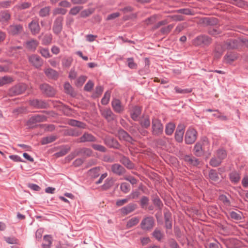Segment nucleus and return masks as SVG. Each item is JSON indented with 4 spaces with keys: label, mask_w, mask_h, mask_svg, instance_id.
I'll use <instances>...</instances> for the list:
<instances>
[{
    "label": "nucleus",
    "mask_w": 248,
    "mask_h": 248,
    "mask_svg": "<svg viewBox=\"0 0 248 248\" xmlns=\"http://www.w3.org/2000/svg\"><path fill=\"white\" fill-rule=\"evenodd\" d=\"M242 41L237 39H228L222 45H217L215 47L216 57H219L226 49H234L238 48L242 44Z\"/></svg>",
    "instance_id": "f257e3e1"
},
{
    "label": "nucleus",
    "mask_w": 248,
    "mask_h": 248,
    "mask_svg": "<svg viewBox=\"0 0 248 248\" xmlns=\"http://www.w3.org/2000/svg\"><path fill=\"white\" fill-rule=\"evenodd\" d=\"M212 42V39L208 36L202 34L197 36L192 41L195 46L204 47L209 46Z\"/></svg>",
    "instance_id": "f03ea898"
},
{
    "label": "nucleus",
    "mask_w": 248,
    "mask_h": 248,
    "mask_svg": "<svg viewBox=\"0 0 248 248\" xmlns=\"http://www.w3.org/2000/svg\"><path fill=\"white\" fill-rule=\"evenodd\" d=\"M163 125L160 120L153 118L152 121V133L153 135L159 136L163 133Z\"/></svg>",
    "instance_id": "7ed1b4c3"
},
{
    "label": "nucleus",
    "mask_w": 248,
    "mask_h": 248,
    "mask_svg": "<svg viewBox=\"0 0 248 248\" xmlns=\"http://www.w3.org/2000/svg\"><path fill=\"white\" fill-rule=\"evenodd\" d=\"M26 85L19 83L12 87L8 91V94L11 96H16L23 93L26 90Z\"/></svg>",
    "instance_id": "20e7f679"
},
{
    "label": "nucleus",
    "mask_w": 248,
    "mask_h": 248,
    "mask_svg": "<svg viewBox=\"0 0 248 248\" xmlns=\"http://www.w3.org/2000/svg\"><path fill=\"white\" fill-rule=\"evenodd\" d=\"M155 225V220L151 216L146 217L143 218L140 223V227L144 231H148L152 230Z\"/></svg>",
    "instance_id": "39448f33"
},
{
    "label": "nucleus",
    "mask_w": 248,
    "mask_h": 248,
    "mask_svg": "<svg viewBox=\"0 0 248 248\" xmlns=\"http://www.w3.org/2000/svg\"><path fill=\"white\" fill-rule=\"evenodd\" d=\"M197 132L195 129L192 128H188L186 131L185 141L187 144H191L196 140Z\"/></svg>",
    "instance_id": "423d86ee"
},
{
    "label": "nucleus",
    "mask_w": 248,
    "mask_h": 248,
    "mask_svg": "<svg viewBox=\"0 0 248 248\" xmlns=\"http://www.w3.org/2000/svg\"><path fill=\"white\" fill-rule=\"evenodd\" d=\"M64 18L62 16H57L54 21L52 27L53 33L56 35H59L62 32L63 29V22Z\"/></svg>",
    "instance_id": "0eeeda50"
},
{
    "label": "nucleus",
    "mask_w": 248,
    "mask_h": 248,
    "mask_svg": "<svg viewBox=\"0 0 248 248\" xmlns=\"http://www.w3.org/2000/svg\"><path fill=\"white\" fill-rule=\"evenodd\" d=\"M29 62L37 69H40L43 65V60L36 54H32L28 57Z\"/></svg>",
    "instance_id": "6e6552de"
},
{
    "label": "nucleus",
    "mask_w": 248,
    "mask_h": 248,
    "mask_svg": "<svg viewBox=\"0 0 248 248\" xmlns=\"http://www.w3.org/2000/svg\"><path fill=\"white\" fill-rule=\"evenodd\" d=\"M100 112L101 115L109 123L117 119V116L109 108H102L100 109Z\"/></svg>",
    "instance_id": "1a4fd4ad"
},
{
    "label": "nucleus",
    "mask_w": 248,
    "mask_h": 248,
    "mask_svg": "<svg viewBox=\"0 0 248 248\" xmlns=\"http://www.w3.org/2000/svg\"><path fill=\"white\" fill-rule=\"evenodd\" d=\"M46 121V117L43 115L36 114L31 116L27 121V124L30 127L34 126V125L40 122H43Z\"/></svg>",
    "instance_id": "9d476101"
},
{
    "label": "nucleus",
    "mask_w": 248,
    "mask_h": 248,
    "mask_svg": "<svg viewBox=\"0 0 248 248\" xmlns=\"http://www.w3.org/2000/svg\"><path fill=\"white\" fill-rule=\"evenodd\" d=\"M40 89L42 93L48 97H52L56 93L55 89L46 83L41 84Z\"/></svg>",
    "instance_id": "9b49d317"
},
{
    "label": "nucleus",
    "mask_w": 248,
    "mask_h": 248,
    "mask_svg": "<svg viewBox=\"0 0 248 248\" xmlns=\"http://www.w3.org/2000/svg\"><path fill=\"white\" fill-rule=\"evenodd\" d=\"M117 135L120 140L125 141L130 143H133L134 141L132 137L122 128L118 129Z\"/></svg>",
    "instance_id": "f8f14e48"
},
{
    "label": "nucleus",
    "mask_w": 248,
    "mask_h": 248,
    "mask_svg": "<svg viewBox=\"0 0 248 248\" xmlns=\"http://www.w3.org/2000/svg\"><path fill=\"white\" fill-rule=\"evenodd\" d=\"M30 104L31 106L38 109L46 108L49 105L47 101L37 99L31 100Z\"/></svg>",
    "instance_id": "ddd939ff"
},
{
    "label": "nucleus",
    "mask_w": 248,
    "mask_h": 248,
    "mask_svg": "<svg viewBox=\"0 0 248 248\" xmlns=\"http://www.w3.org/2000/svg\"><path fill=\"white\" fill-rule=\"evenodd\" d=\"M104 141L105 144L109 148L119 149L121 147L117 140L113 138L107 137L104 139Z\"/></svg>",
    "instance_id": "4468645a"
},
{
    "label": "nucleus",
    "mask_w": 248,
    "mask_h": 248,
    "mask_svg": "<svg viewBox=\"0 0 248 248\" xmlns=\"http://www.w3.org/2000/svg\"><path fill=\"white\" fill-rule=\"evenodd\" d=\"M111 170L115 174L118 176L123 175L126 172V170L121 165L115 163L111 165Z\"/></svg>",
    "instance_id": "2eb2a0df"
},
{
    "label": "nucleus",
    "mask_w": 248,
    "mask_h": 248,
    "mask_svg": "<svg viewBox=\"0 0 248 248\" xmlns=\"http://www.w3.org/2000/svg\"><path fill=\"white\" fill-rule=\"evenodd\" d=\"M79 142H97V139L93 135L88 132H85L79 138Z\"/></svg>",
    "instance_id": "dca6fc26"
},
{
    "label": "nucleus",
    "mask_w": 248,
    "mask_h": 248,
    "mask_svg": "<svg viewBox=\"0 0 248 248\" xmlns=\"http://www.w3.org/2000/svg\"><path fill=\"white\" fill-rule=\"evenodd\" d=\"M111 106L113 109L116 113H121L124 110V107L118 99H113L111 102Z\"/></svg>",
    "instance_id": "f3484780"
},
{
    "label": "nucleus",
    "mask_w": 248,
    "mask_h": 248,
    "mask_svg": "<svg viewBox=\"0 0 248 248\" xmlns=\"http://www.w3.org/2000/svg\"><path fill=\"white\" fill-rule=\"evenodd\" d=\"M141 113V108L138 106L133 107L130 110V117L134 121L139 120V117Z\"/></svg>",
    "instance_id": "a211bd4d"
},
{
    "label": "nucleus",
    "mask_w": 248,
    "mask_h": 248,
    "mask_svg": "<svg viewBox=\"0 0 248 248\" xmlns=\"http://www.w3.org/2000/svg\"><path fill=\"white\" fill-rule=\"evenodd\" d=\"M137 208V205L134 203H130L126 206L122 207L120 210L122 214L124 216L127 215Z\"/></svg>",
    "instance_id": "6ab92c4d"
},
{
    "label": "nucleus",
    "mask_w": 248,
    "mask_h": 248,
    "mask_svg": "<svg viewBox=\"0 0 248 248\" xmlns=\"http://www.w3.org/2000/svg\"><path fill=\"white\" fill-rule=\"evenodd\" d=\"M93 153V151L88 148L83 147L77 150V155L85 158L92 156Z\"/></svg>",
    "instance_id": "aec40b11"
},
{
    "label": "nucleus",
    "mask_w": 248,
    "mask_h": 248,
    "mask_svg": "<svg viewBox=\"0 0 248 248\" xmlns=\"http://www.w3.org/2000/svg\"><path fill=\"white\" fill-rule=\"evenodd\" d=\"M22 26L20 24H15L10 26L8 29V32L12 35H16L22 31Z\"/></svg>",
    "instance_id": "412c9836"
},
{
    "label": "nucleus",
    "mask_w": 248,
    "mask_h": 248,
    "mask_svg": "<svg viewBox=\"0 0 248 248\" xmlns=\"http://www.w3.org/2000/svg\"><path fill=\"white\" fill-rule=\"evenodd\" d=\"M184 129L183 126L179 125L175 133V139L178 142H182L183 140Z\"/></svg>",
    "instance_id": "4be33fe9"
},
{
    "label": "nucleus",
    "mask_w": 248,
    "mask_h": 248,
    "mask_svg": "<svg viewBox=\"0 0 248 248\" xmlns=\"http://www.w3.org/2000/svg\"><path fill=\"white\" fill-rule=\"evenodd\" d=\"M120 162L128 169H133L134 168V164L127 157L122 155L120 159Z\"/></svg>",
    "instance_id": "5701e85b"
},
{
    "label": "nucleus",
    "mask_w": 248,
    "mask_h": 248,
    "mask_svg": "<svg viewBox=\"0 0 248 248\" xmlns=\"http://www.w3.org/2000/svg\"><path fill=\"white\" fill-rule=\"evenodd\" d=\"M164 218L165 227L167 229H171L172 228L171 214L170 211L164 212Z\"/></svg>",
    "instance_id": "b1692460"
},
{
    "label": "nucleus",
    "mask_w": 248,
    "mask_h": 248,
    "mask_svg": "<svg viewBox=\"0 0 248 248\" xmlns=\"http://www.w3.org/2000/svg\"><path fill=\"white\" fill-rule=\"evenodd\" d=\"M184 160L188 165L193 166H196L200 164V161L198 159L189 155L185 156Z\"/></svg>",
    "instance_id": "393cba45"
},
{
    "label": "nucleus",
    "mask_w": 248,
    "mask_h": 248,
    "mask_svg": "<svg viewBox=\"0 0 248 248\" xmlns=\"http://www.w3.org/2000/svg\"><path fill=\"white\" fill-rule=\"evenodd\" d=\"M32 34L35 35L39 33L40 28L37 21L33 20L29 25Z\"/></svg>",
    "instance_id": "a878e982"
},
{
    "label": "nucleus",
    "mask_w": 248,
    "mask_h": 248,
    "mask_svg": "<svg viewBox=\"0 0 248 248\" xmlns=\"http://www.w3.org/2000/svg\"><path fill=\"white\" fill-rule=\"evenodd\" d=\"M238 58L237 55L235 53L226 54L224 57V62L227 63H231Z\"/></svg>",
    "instance_id": "bb28decb"
},
{
    "label": "nucleus",
    "mask_w": 248,
    "mask_h": 248,
    "mask_svg": "<svg viewBox=\"0 0 248 248\" xmlns=\"http://www.w3.org/2000/svg\"><path fill=\"white\" fill-rule=\"evenodd\" d=\"M140 126L144 128H149L151 124L150 118L148 116H143L141 119L139 120Z\"/></svg>",
    "instance_id": "cd10ccee"
},
{
    "label": "nucleus",
    "mask_w": 248,
    "mask_h": 248,
    "mask_svg": "<svg viewBox=\"0 0 248 248\" xmlns=\"http://www.w3.org/2000/svg\"><path fill=\"white\" fill-rule=\"evenodd\" d=\"M44 73L48 78H56L58 76V72L50 68L45 69Z\"/></svg>",
    "instance_id": "c85d7f7f"
},
{
    "label": "nucleus",
    "mask_w": 248,
    "mask_h": 248,
    "mask_svg": "<svg viewBox=\"0 0 248 248\" xmlns=\"http://www.w3.org/2000/svg\"><path fill=\"white\" fill-rule=\"evenodd\" d=\"M38 45V42L34 39H31L26 42V47L33 51H35Z\"/></svg>",
    "instance_id": "c756f323"
},
{
    "label": "nucleus",
    "mask_w": 248,
    "mask_h": 248,
    "mask_svg": "<svg viewBox=\"0 0 248 248\" xmlns=\"http://www.w3.org/2000/svg\"><path fill=\"white\" fill-rule=\"evenodd\" d=\"M229 178L231 181L234 183H237L240 180L239 173L236 171H232L229 174Z\"/></svg>",
    "instance_id": "7c9ffc66"
},
{
    "label": "nucleus",
    "mask_w": 248,
    "mask_h": 248,
    "mask_svg": "<svg viewBox=\"0 0 248 248\" xmlns=\"http://www.w3.org/2000/svg\"><path fill=\"white\" fill-rule=\"evenodd\" d=\"M193 151L194 154L197 156H201L203 155L204 151L201 143L198 142L195 145Z\"/></svg>",
    "instance_id": "2f4dec72"
},
{
    "label": "nucleus",
    "mask_w": 248,
    "mask_h": 248,
    "mask_svg": "<svg viewBox=\"0 0 248 248\" xmlns=\"http://www.w3.org/2000/svg\"><path fill=\"white\" fill-rule=\"evenodd\" d=\"M11 15L7 11H3L0 13V22L4 23L10 19Z\"/></svg>",
    "instance_id": "473e14b6"
},
{
    "label": "nucleus",
    "mask_w": 248,
    "mask_h": 248,
    "mask_svg": "<svg viewBox=\"0 0 248 248\" xmlns=\"http://www.w3.org/2000/svg\"><path fill=\"white\" fill-rule=\"evenodd\" d=\"M13 78L8 76L1 77L0 78V87L3 86L6 84H10L13 82Z\"/></svg>",
    "instance_id": "72a5a7b5"
},
{
    "label": "nucleus",
    "mask_w": 248,
    "mask_h": 248,
    "mask_svg": "<svg viewBox=\"0 0 248 248\" xmlns=\"http://www.w3.org/2000/svg\"><path fill=\"white\" fill-rule=\"evenodd\" d=\"M100 167H96L91 169L88 171L89 175L93 178H96L99 175Z\"/></svg>",
    "instance_id": "f704fd0d"
},
{
    "label": "nucleus",
    "mask_w": 248,
    "mask_h": 248,
    "mask_svg": "<svg viewBox=\"0 0 248 248\" xmlns=\"http://www.w3.org/2000/svg\"><path fill=\"white\" fill-rule=\"evenodd\" d=\"M140 218L139 217H132L127 221L126 227L127 229L131 228L138 224Z\"/></svg>",
    "instance_id": "c9c22d12"
},
{
    "label": "nucleus",
    "mask_w": 248,
    "mask_h": 248,
    "mask_svg": "<svg viewBox=\"0 0 248 248\" xmlns=\"http://www.w3.org/2000/svg\"><path fill=\"white\" fill-rule=\"evenodd\" d=\"M209 177L212 181L216 182L219 180L218 173L215 170L212 169L209 171Z\"/></svg>",
    "instance_id": "e433bc0d"
},
{
    "label": "nucleus",
    "mask_w": 248,
    "mask_h": 248,
    "mask_svg": "<svg viewBox=\"0 0 248 248\" xmlns=\"http://www.w3.org/2000/svg\"><path fill=\"white\" fill-rule=\"evenodd\" d=\"M175 125L172 123L167 124L165 127V133L167 135H171L174 132Z\"/></svg>",
    "instance_id": "4c0bfd02"
},
{
    "label": "nucleus",
    "mask_w": 248,
    "mask_h": 248,
    "mask_svg": "<svg viewBox=\"0 0 248 248\" xmlns=\"http://www.w3.org/2000/svg\"><path fill=\"white\" fill-rule=\"evenodd\" d=\"M50 11V7L49 6H46L40 9L39 12V15L40 16L44 17L48 16L49 15Z\"/></svg>",
    "instance_id": "58836bf2"
},
{
    "label": "nucleus",
    "mask_w": 248,
    "mask_h": 248,
    "mask_svg": "<svg viewBox=\"0 0 248 248\" xmlns=\"http://www.w3.org/2000/svg\"><path fill=\"white\" fill-rule=\"evenodd\" d=\"M56 137L55 136H50L44 137L41 140V144L42 145L47 144L53 142L56 140Z\"/></svg>",
    "instance_id": "ea45409f"
},
{
    "label": "nucleus",
    "mask_w": 248,
    "mask_h": 248,
    "mask_svg": "<svg viewBox=\"0 0 248 248\" xmlns=\"http://www.w3.org/2000/svg\"><path fill=\"white\" fill-rule=\"evenodd\" d=\"M72 62L73 59L72 57H64L62 60V63L63 67L66 68H69V67H70Z\"/></svg>",
    "instance_id": "a19ab883"
},
{
    "label": "nucleus",
    "mask_w": 248,
    "mask_h": 248,
    "mask_svg": "<svg viewBox=\"0 0 248 248\" xmlns=\"http://www.w3.org/2000/svg\"><path fill=\"white\" fill-rule=\"evenodd\" d=\"M153 236L158 241L161 240L164 234L157 229H155L153 232Z\"/></svg>",
    "instance_id": "79ce46f5"
},
{
    "label": "nucleus",
    "mask_w": 248,
    "mask_h": 248,
    "mask_svg": "<svg viewBox=\"0 0 248 248\" xmlns=\"http://www.w3.org/2000/svg\"><path fill=\"white\" fill-rule=\"evenodd\" d=\"M110 94L111 93L109 91H107L105 93L104 96L101 101V102L103 105H106L108 103L110 97Z\"/></svg>",
    "instance_id": "37998d69"
},
{
    "label": "nucleus",
    "mask_w": 248,
    "mask_h": 248,
    "mask_svg": "<svg viewBox=\"0 0 248 248\" xmlns=\"http://www.w3.org/2000/svg\"><path fill=\"white\" fill-rule=\"evenodd\" d=\"M52 40V36L51 34H46L42 39V44L44 45H48L50 44Z\"/></svg>",
    "instance_id": "c03bdc74"
},
{
    "label": "nucleus",
    "mask_w": 248,
    "mask_h": 248,
    "mask_svg": "<svg viewBox=\"0 0 248 248\" xmlns=\"http://www.w3.org/2000/svg\"><path fill=\"white\" fill-rule=\"evenodd\" d=\"M153 202L155 206H156L159 210H161L163 206V204L157 196L153 199Z\"/></svg>",
    "instance_id": "a18cd8bd"
},
{
    "label": "nucleus",
    "mask_w": 248,
    "mask_h": 248,
    "mask_svg": "<svg viewBox=\"0 0 248 248\" xmlns=\"http://www.w3.org/2000/svg\"><path fill=\"white\" fill-rule=\"evenodd\" d=\"M39 51L41 55L45 58H48L51 57V55L48 48L40 47Z\"/></svg>",
    "instance_id": "49530a36"
},
{
    "label": "nucleus",
    "mask_w": 248,
    "mask_h": 248,
    "mask_svg": "<svg viewBox=\"0 0 248 248\" xmlns=\"http://www.w3.org/2000/svg\"><path fill=\"white\" fill-rule=\"evenodd\" d=\"M216 155L217 157L222 161L226 157L227 153L225 150L220 149L217 151Z\"/></svg>",
    "instance_id": "de8ad7c7"
},
{
    "label": "nucleus",
    "mask_w": 248,
    "mask_h": 248,
    "mask_svg": "<svg viewBox=\"0 0 248 248\" xmlns=\"http://www.w3.org/2000/svg\"><path fill=\"white\" fill-rule=\"evenodd\" d=\"M231 217L236 220H240L242 219V213L239 212L238 213L234 211H232L230 213Z\"/></svg>",
    "instance_id": "09e8293b"
},
{
    "label": "nucleus",
    "mask_w": 248,
    "mask_h": 248,
    "mask_svg": "<svg viewBox=\"0 0 248 248\" xmlns=\"http://www.w3.org/2000/svg\"><path fill=\"white\" fill-rule=\"evenodd\" d=\"M149 199L146 196H142L140 200V205L142 208H145L148 205Z\"/></svg>",
    "instance_id": "8fccbe9b"
},
{
    "label": "nucleus",
    "mask_w": 248,
    "mask_h": 248,
    "mask_svg": "<svg viewBox=\"0 0 248 248\" xmlns=\"http://www.w3.org/2000/svg\"><path fill=\"white\" fill-rule=\"evenodd\" d=\"M70 148L69 146H65L59 152L56 153L57 157H61L65 155L70 150Z\"/></svg>",
    "instance_id": "3c124183"
},
{
    "label": "nucleus",
    "mask_w": 248,
    "mask_h": 248,
    "mask_svg": "<svg viewBox=\"0 0 248 248\" xmlns=\"http://www.w3.org/2000/svg\"><path fill=\"white\" fill-rule=\"evenodd\" d=\"M91 146L94 150L96 151H98L102 153H105L107 152V149L103 145L97 144H92Z\"/></svg>",
    "instance_id": "603ef678"
},
{
    "label": "nucleus",
    "mask_w": 248,
    "mask_h": 248,
    "mask_svg": "<svg viewBox=\"0 0 248 248\" xmlns=\"http://www.w3.org/2000/svg\"><path fill=\"white\" fill-rule=\"evenodd\" d=\"M67 13V10L62 8H56L53 11L54 16L57 15H64Z\"/></svg>",
    "instance_id": "864d4df0"
},
{
    "label": "nucleus",
    "mask_w": 248,
    "mask_h": 248,
    "mask_svg": "<svg viewBox=\"0 0 248 248\" xmlns=\"http://www.w3.org/2000/svg\"><path fill=\"white\" fill-rule=\"evenodd\" d=\"M81 131H79L77 128H71L67 132V134L69 136L73 137H78L81 134Z\"/></svg>",
    "instance_id": "5fc2aeb1"
},
{
    "label": "nucleus",
    "mask_w": 248,
    "mask_h": 248,
    "mask_svg": "<svg viewBox=\"0 0 248 248\" xmlns=\"http://www.w3.org/2000/svg\"><path fill=\"white\" fill-rule=\"evenodd\" d=\"M44 240L45 243H43L42 246L51 247L52 245V237L50 235H46L44 236Z\"/></svg>",
    "instance_id": "6e6d98bb"
},
{
    "label": "nucleus",
    "mask_w": 248,
    "mask_h": 248,
    "mask_svg": "<svg viewBox=\"0 0 248 248\" xmlns=\"http://www.w3.org/2000/svg\"><path fill=\"white\" fill-rule=\"evenodd\" d=\"M103 87L100 85L97 86L95 88V92L93 94V97H98L101 95L103 92Z\"/></svg>",
    "instance_id": "4d7b16f0"
},
{
    "label": "nucleus",
    "mask_w": 248,
    "mask_h": 248,
    "mask_svg": "<svg viewBox=\"0 0 248 248\" xmlns=\"http://www.w3.org/2000/svg\"><path fill=\"white\" fill-rule=\"evenodd\" d=\"M222 161L217 157H212L210 161V164L213 167H217L220 165Z\"/></svg>",
    "instance_id": "13d9d810"
},
{
    "label": "nucleus",
    "mask_w": 248,
    "mask_h": 248,
    "mask_svg": "<svg viewBox=\"0 0 248 248\" xmlns=\"http://www.w3.org/2000/svg\"><path fill=\"white\" fill-rule=\"evenodd\" d=\"M121 190L124 193H127L130 191V185L129 184L124 182L121 184Z\"/></svg>",
    "instance_id": "bf43d9fd"
},
{
    "label": "nucleus",
    "mask_w": 248,
    "mask_h": 248,
    "mask_svg": "<svg viewBox=\"0 0 248 248\" xmlns=\"http://www.w3.org/2000/svg\"><path fill=\"white\" fill-rule=\"evenodd\" d=\"M174 25L172 24L169 25L168 26L163 27L160 29V32L163 34H167L169 33L171 30L173 29Z\"/></svg>",
    "instance_id": "052dcab7"
},
{
    "label": "nucleus",
    "mask_w": 248,
    "mask_h": 248,
    "mask_svg": "<svg viewBox=\"0 0 248 248\" xmlns=\"http://www.w3.org/2000/svg\"><path fill=\"white\" fill-rule=\"evenodd\" d=\"M64 89L65 90V92L67 94L73 95V88L69 82L65 83V84L64 85Z\"/></svg>",
    "instance_id": "680f3d73"
},
{
    "label": "nucleus",
    "mask_w": 248,
    "mask_h": 248,
    "mask_svg": "<svg viewBox=\"0 0 248 248\" xmlns=\"http://www.w3.org/2000/svg\"><path fill=\"white\" fill-rule=\"evenodd\" d=\"M83 8L82 6H75L69 11V14L73 16L77 15Z\"/></svg>",
    "instance_id": "e2e57ef3"
},
{
    "label": "nucleus",
    "mask_w": 248,
    "mask_h": 248,
    "mask_svg": "<svg viewBox=\"0 0 248 248\" xmlns=\"http://www.w3.org/2000/svg\"><path fill=\"white\" fill-rule=\"evenodd\" d=\"M113 184V180L111 178L107 179L104 185L102 186L103 189H108L110 188Z\"/></svg>",
    "instance_id": "0e129e2a"
},
{
    "label": "nucleus",
    "mask_w": 248,
    "mask_h": 248,
    "mask_svg": "<svg viewBox=\"0 0 248 248\" xmlns=\"http://www.w3.org/2000/svg\"><path fill=\"white\" fill-rule=\"evenodd\" d=\"M87 77L84 76H80L77 80L76 85L78 87L81 86L85 82Z\"/></svg>",
    "instance_id": "69168bd1"
},
{
    "label": "nucleus",
    "mask_w": 248,
    "mask_h": 248,
    "mask_svg": "<svg viewBox=\"0 0 248 248\" xmlns=\"http://www.w3.org/2000/svg\"><path fill=\"white\" fill-rule=\"evenodd\" d=\"M127 65L131 69H136L137 67V64L134 62L133 58L127 59Z\"/></svg>",
    "instance_id": "338daca9"
},
{
    "label": "nucleus",
    "mask_w": 248,
    "mask_h": 248,
    "mask_svg": "<svg viewBox=\"0 0 248 248\" xmlns=\"http://www.w3.org/2000/svg\"><path fill=\"white\" fill-rule=\"evenodd\" d=\"M176 12L178 13L184 14L186 15H192V13L190 9L188 8H183L180 9L176 11Z\"/></svg>",
    "instance_id": "774afa93"
}]
</instances>
